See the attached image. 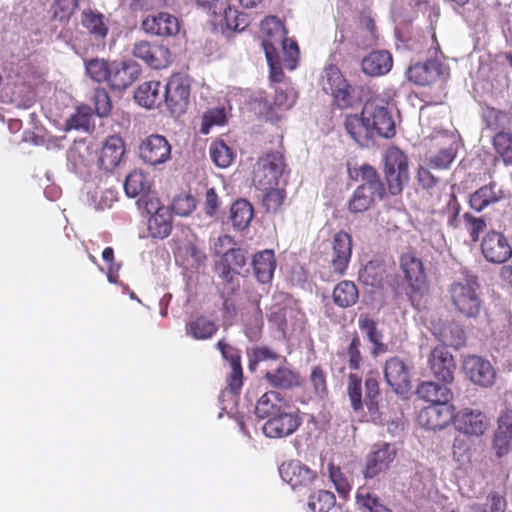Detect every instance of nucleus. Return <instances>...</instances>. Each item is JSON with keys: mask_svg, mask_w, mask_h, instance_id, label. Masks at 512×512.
I'll return each mask as SVG.
<instances>
[{"mask_svg": "<svg viewBox=\"0 0 512 512\" xmlns=\"http://www.w3.org/2000/svg\"><path fill=\"white\" fill-rule=\"evenodd\" d=\"M462 217L471 241L474 243L478 242L480 235L487 227L486 220L483 217H476L470 212H465Z\"/></svg>", "mask_w": 512, "mask_h": 512, "instance_id": "nucleus-55", "label": "nucleus"}, {"mask_svg": "<svg viewBox=\"0 0 512 512\" xmlns=\"http://www.w3.org/2000/svg\"><path fill=\"white\" fill-rule=\"evenodd\" d=\"M512 440V411L504 412L498 420V428L494 435L493 446L498 457H503L509 451Z\"/></svg>", "mask_w": 512, "mask_h": 512, "instance_id": "nucleus-29", "label": "nucleus"}, {"mask_svg": "<svg viewBox=\"0 0 512 512\" xmlns=\"http://www.w3.org/2000/svg\"><path fill=\"white\" fill-rule=\"evenodd\" d=\"M132 54L153 69H164L172 63V53L168 47L145 40L134 44Z\"/></svg>", "mask_w": 512, "mask_h": 512, "instance_id": "nucleus-12", "label": "nucleus"}, {"mask_svg": "<svg viewBox=\"0 0 512 512\" xmlns=\"http://www.w3.org/2000/svg\"><path fill=\"white\" fill-rule=\"evenodd\" d=\"M387 279V270L383 261H369L359 272V281L366 286L381 289Z\"/></svg>", "mask_w": 512, "mask_h": 512, "instance_id": "nucleus-31", "label": "nucleus"}, {"mask_svg": "<svg viewBox=\"0 0 512 512\" xmlns=\"http://www.w3.org/2000/svg\"><path fill=\"white\" fill-rule=\"evenodd\" d=\"M444 76V67L437 60H427L409 67L407 77L409 81L420 85H431Z\"/></svg>", "mask_w": 512, "mask_h": 512, "instance_id": "nucleus-22", "label": "nucleus"}, {"mask_svg": "<svg viewBox=\"0 0 512 512\" xmlns=\"http://www.w3.org/2000/svg\"><path fill=\"white\" fill-rule=\"evenodd\" d=\"M463 367L469 379L479 386L489 387L495 381V369L488 360L480 356H467Z\"/></svg>", "mask_w": 512, "mask_h": 512, "instance_id": "nucleus-19", "label": "nucleus"}, {"mask_svg": "<svg viewBox=\"0 0 512 512\" xmlns=\"http://www.w3.org/2000/svg\"><path fill=\"white\" fill-rule=\"evenodd\" d=\"M347 395L350 401L351 408L354 412L359 413L363 411L362 399V379L355 373H350L347 379Z\"/></svg>", "mask_w": 512, "mask_h": 512, "instance_id": "nucleus-51", "label": "nucleus"}, {"mask_svg": "<svg viewBox=\"0 0 512 512\" xmlns=\"http://www.w3.org/2000/svg\"><path fill=\"white\" fill-rule=\"evenodd\" d=\"M455 429L469 437H481L486 432L489 421L486 415L471 408H463L454 417Z\"/></svg>", "mask_w": 512, "mask_h": 512, "instance_id": "nucleus-15", "label": "nucleus"}, {"mask_svg": "<svg viewBox=\"0 0 512 512\" xmlns=\"http://www.w3.org/2000/svg\"><path fill=\"white\" fill-rule=\"evenodd\" d=\"M360 330L366 335L368 341L373 345L372 355L378 356L387 352V345L383 343V333L378 328L377 322L367 315H360L358 319Z\"/></svg>", "mask_w": 512, "mask_h": 512, "instance_id": "nucleus-30", "label": "nucleus"}, {"mask_svg": "<svg viewBox=\"0 0 512 512\" xmlns=\"http://www.w3.org/2000/svg\"><path fill=\"white\" fill-rule=\"evenodd\" d=\"M149 187L147 176L141 170H133L126 176L124 190L126 195L131 198L148 193Z\"/></svg>", "mask_w": 512, "mask_h": 512, "instance_id": "nucleus-43", "label": "nucleus"}, {"mask_svg": "<svg viewBox=\"0 0 512 512\" xmlns=\"http://www.w3.org/2000/svg\"><path fill=\"white\" fill-rule=\"evenodd\" d=\"M287 164L283 152L269 151L260 156L253 170V184L257 189L277 186L280 177L286 172Z\"/></svg>", "mask_w": 512, "mask_h": 512, "instance_id": "nucleus-4", "label": "nucleus"}, {"mask_svg": "<svg viewBox=\"0 0 512 512\" xmlns=\"http://www.w3.org/2000/svg\"><path fill=\"white\" fill-rule=\"evenodd\" d=\"M291 405L279 392L268 391L257 401L255 414L260 419L269 420Z\"/></svg>", "mask_w": 512, "mask_h": 512, "instance_id": "nucleus-25", "label": "nucleus"}, {"mask_svg": "<svg viewBox=\"0 0 512 512\" xmlns=\"http://www.w3.org/2000/svg\"><path fill=\"white\" fill-rule=\"evenodd\" d=\"M280 47L283 51V61L285 67L289 70H294L297 66L299 60V47L296 41L285 37L281 43Z\"/></svg>", "mask_w": 512, "mask_h": 512, "instance_id": "nucleus-58", "label": "nucleus"}, {"mask_svg": "<svg viewBox=\"0 0 512 512\" xmlns=\"http://www.w3.org/2000/svg\"><path fill=\"white\" fill-rule=\"evenodd\" d=\"M336 504L335 495L327 490L311 494L307 506L311 512H329Z\"/></svg>", "mask_w": 512, "mask_h": 512, "instance_id": "nucleus-49", "label": "nucleus"}, {"mask_svg": "<svg viewBox=\"0 0 512 512\" xmlns=\"http://www.w3.org/2000/svg\"><path fill=\"white\" fill-rule=\"evenodd\" d=\"M230 213L233 226L243 230L248 227L253 218V207L246 200H237L232 204Z\"/></svg>", "mask_w": 512, "mask_h": 512, "instance_id": "nucleus-44", "label": "nucleus"}, {"mask_svg": "<svg viewBox=\"0 0 512 512\" xmlns=\"http://www.w3.org/2000/svg\"><path fill=\"white\" fill-rule=\"evenodd\" d=\"M112 64L103 59H91L85 62V69L88 76L95 82L108 81Z\"/></svg>", "mask_w": 512, "mask_h": 512, "instance_id": "nucleus-53", "label": "nucleus"}, {"mask_svg": "<svg viewBox=\"0 0 512 512\" xmlns=\"http://www.w3.org/2000/svg\"><path fill=\"white\" fill-rule=\"evenodd\" d=\"M261 190L266 191L262 198V205L265 208L266 212H278L286 198L285 190L276 188V186Z\"/></svg>", "mask_w": 512, "mask_h": 512, "instance_id": "nucleus-54", "label": "nucleus"}, {"mask_svg": "<svg viewBox=\"0 0 512 512\" xmlns=\"http://www.w3.org/2000/svg\"><path fill=\"white\" fill-rule=\"evenodd\" d=\"M399 269L407 284L406 295L414 303L429 291V280L423 261L413 252L403 253L399 257Z\"/></svg>", "mask_w": 512, "mask_h": 512, "instance_id": "nucleus-2", "label": "nucleus"}, {"mask_svg": "<svg viewBox=\"0 0 512 512\" xmlns=\"http://www.w3.org/2000/svg\"><path fill=\"white\" fill-rule=\"evenodd\" d=\"M362 116L372 137L389 139L395 135V121L385 100L375 97L366 101L362 108Z\"/></svg>", "mask_w": 512, "mask_h": 512, "instance_id": "nucleus-3", "label": "nucleus"}, {"mask_svg": "<svg viewBox=\"0 0 512 512\" xmlns=\"http://www.w3.org/2000/svg\"><path fill=\"white\" fill-rule=\"evenodd\" d=\"M79 6V0H55L52 5L53 18L68 21Z\"/></svg>", "mask_w": 512, "mask_h": 512, "instance_id": "nucleus-59", "label": "nucleus"}, {"mask_svg": "<svg viewBox=\"0 0 512 512\" xmlns=\"http://www.w3.org/2000/svg\"><path fill=\"white\" fill-rule=\"evenodd\" d=\"M344 127L349 136L359 145L365 146L373 138L362 114H349L344 121Z\"/></svg>", "mask_w": 512, "mask_h": 512, "instance_id": "nucleus-35", "label": "nucleus"}, {"mask_svg": "<svg viewBox=\"0 0 512 512\" xmlns=\"http://www.w3.org/2000/svg\"><path fill=\"white\" fill-rule=\"evenodd\" d=\"M81 24L95 39H104L108 34V27L104 22V16L92 9L82 11Z\"/></svg>", "mask_w": 512, "mask_h": 512, "instance_id": "nucleus-39", "label": "nucleus"}, {"mask_svg": "<svg viewBox=\"0 0 512 512\" xmlns=\"http://www.w3.org/2000/svg\"><path fill=\"white\" fill-rule=\"evenodd\" d=\"M310 382L315 394L320 398H324L328 395L326 373L321 366L317 365L312 368Z\"/></svg>", "mask_w": 512, "mask_h": 512, "instance_id": "nucleus-61", "label": "nucleus"}, {"mask_svg": "<svg viewBox=\"0 0 512 512\" xmlns=\"http://www.w3.org/2000/svg\"><path fill=\"white\" fill-rule=\"evenodd\" d=\"M447 297L454 313L463 319L476 321L485 314L479 277L470 271H463L461 278L447 286Z\"/></svg>", "mask_w": 512, "mask_h": 512, "instance_id": "nucleus-1", "label": "nucleus"}, {"mask_svg": "<svg viewBox=\"0 0 512 512\" xmlns=\"http://www.w3.org/2000/svg\"><path fill=\"white\" fill-rule=\"evenodd\" d=\"M455 407L449 403H434L422 408L418 414L419 424L429 430H441L454 423Z\"/></svg>", "mask_w": 512, "mask_h": 512, "instance_id": "nucleus-13", "label": "nucleus"}, {"mask_svg": "<svg viewBox=\"0 0 512 512\" xmlns=\"http://www.w3.org/2000/svg\"><path fill=\"white\" fill-rule=\"evenodd\" d=\"M396 455L395 449L388 443L381 444L376 450L370 453L367 459L364 475L366 478H373L386 470Z\"/></svg>", "mask_w": 512, "mask_h": 512, "instance_id": "nucleus-24", "label": "nucleus"}, {"mask_svg": "<svg viewBox=\"0 0 512 512\" xmlns=\"http://www.w3.org/2000/svg\"><path fill=\"white\" fill-rule=\"evenodd\" d=\"M377 192L369 190L368 186H358L348 203V209L352 213H362L370 208Z\"/></svg>", "mask_w": 512, "mask_h": 512, "instance_id": "nucleus-42", "label": "nucleus"}, {"mask_svg": "<svg viewBox=\"0 0 512 512\" xmlns=\"http://www.w3.org/2000/svg\"><path fill=\"white\" fill-rule=\"evenodd\" d=\"M480 248L485 260L493 264H503L512 257L508 238L496 230H490L483 236Z\"/></svg>", "mask_w": 512, "mask_h": 512, "instance_id": "nucleus-10", "label": "nucleus"}, {"mask_svg": "<svg viewBox=\"0 0 512 512\" xmlns=\"http://www.w3.org/2000/svg\"><path fill=\"white\" fill-rule=\"evenodd\" d=\"M428 363L432 374L439 382L450 384L454 381L456 363L446 346L435 347L429 355Z\"/></svg>", "mask_w": 512, "mask_h": 512, "instance_id": "nucleus-16", "label": "nucleus"}, {"mask_svg": "<svg viewBox=\"0 0 512 512\" xmlns=\"http://www.w3.org/2000/svg\"><path fill=\"white\" fill-rule=\"evenodd\" d=\"M492 145L496 154L506 166L512 165V134L498 131L492 138Z\"/></svg>", "mask_w": 512, "mask_h": 512, "instance_id": "nucleus-46", "label": "nucleus"}, {"mask_svg": "<svg viewBox=\"0 0 512 512\" xmlns=\"http://www.w3.org/2000/svg\"><path fill=\"white\" fill-rule=\"evenodd\" d=\"M384 177L391 195H398L409 181L408 158L398 147H389L384 155Z\"/></svg>", "mask_w": 512, "mask_h": 512, "instance_id": "nucleus-5", "label": "nucleus"}, {"mask_svg": "<svg viewBox=\"0 0 512 512\" xmlns=\"http://www.w3.org/2000/svg\"><path fill=\"white\" fill-rule=\"evenodd\" d=\"M260 38L267 61H275L281 41L286 37V29L276 16H267L260 24Z\"/></svg>", "mask_w": 512, "mask_h": 512, "instance_id": "nucleus-11", "label": "nucleus"}, {"mask_svg": "<svg viewBox=\"0 0 512 512\" xmlns=\"http://www.w3.org/2000/svg\"><path fill=\"white\" fill-rule=\"evenodd\" d=\"M302 418L299 410L292 405L282 410L269 420H266L262 430L269 438H284L293 434L301 425Z\"/></svg>", "mask_w": 512, "mask_h": 512, "instance_id": "nucleus-9", "label": "nucleus"}, {"mask_svg": "<svg viewBox=\"0 0 512 512\" xmlns=\"http://www.w3.org/2000/svg\"><path fill=\"white\" fill-rule=\"evenodd\" d=\"M163 98V87L161 82L156 80L141 83L134 92L135 101L148 109L159 107Z\"/></svg>", "mask_w": 512, "mask_h": 512, "instance_id": "nucleus-27", "label": "nucleus"}, {"mask_svg": "<svg viewBox=\"0 0 512 512\" xmlns=\"http://www.w3.org/2000/svg\"><path fill=\"white\" fill-rule=\"evenodd\" d=\"M171 209H160L158 215L150 216L147 223L148 234L152 238H167L172 231Z\"/></svg>", "mask_w": 512, "mask_h": 512, "instance_id": "nucleus-33", "label": "nucleus"}, {"mask_svg": "<svg viewBox=\"0 0 512 512\" xmlns=\"http://www.w3.org/2000/svg\"><path fill=\"white\" fill-rule=\"evenodd\" d=\"M386 383L397 394L407 393L411 388L410 369L399 357H390L384 364Z\"/></svg>", "mask_w": 512, "mask_h": 512, "instance_id": "nucleus-17", "label": "nucleus"}, {"mask_svg": "<svg viewBox=\"0 0 512 512\" xmlns=\"http://www.w3.org/2000/svg\"><path fill=\"white\" fill-rule=\"evenodd\" d=\"M461 211V204L454 192L448 195V200L442 212L447 215V224L450 227L456 228L459 224V214Z\"/></svg>", "mask_w": 512, "mask_h": 512, "instance_id": "nucleus-63", "label": "nucleus"}, {"mask_svg": "<svg viewBox=\"0 0 512 512\" xmlns=\"http://www.w3.org/2000/svg\"><path fill=\"white\" fill-rule=\"evenodd\" d=\"M438 338L441 342L457 348L464 346L466 343V333L463 327L455 321L445 324Z\"/></svg>", "mask_w": 512, "mask_h": 512, "instance_id": "nucleus-48", "label": "nucleus"}, {"mask_svg": "<svg viewBox=\"0 0 512 512\" xmlns=\"http://www.w3.org/2000/svg\"><path fill=\"white\" fill-rule=\"evenodd\" d=\"M226 123V112L224 108H212L208 109L202 116V124L200 132L202 134H208L211 127L221 126Z\"/></svg>", "mask_w": 512, "mask_h": 512, "instance_id": "nucleus-56", "label": "nucleus"}, {"mask_svg": "<svg viewBox=\"0 0 512 512\" xmlns=\"http://www.w3.org/2000/svg\"><path fill=\"white\" fill-rule=\"evenodd\" d=\"M417 394L420 398L434 403H449L453 399V392L446 385L433 381H425L418 385Z\"/></svg>", "mask_w": 512, "mask_h": 512, "instance_id": "nucleus-32", "label": "nucleus"}, {"mask_svg": "<svg viewBox=\"0 0 512 512\" xmlns=\"http://www.w3.org/2000/svg\"><path fill=\"white\" fill-rule=\"evenodd\" d=\"M136 78L137 71L132 70L130 66L113 63L107 82L111 89L122 91L129 87Z\"/></svg>", "mask_w": 512, "mask_h": 512, "instance_id": "nucleus-38", "label": "nucleus"}, {"mask_svg": "<svg viewBox=\"0 0 512 512\" xmlns=\"http://www.w3.org/2000/svg\"><path fill=\"white\" fill-rule=\"evenodd\" d=\"M356 503L368 512H392L384 505L379 497L370 492L367 487H359L356 493Z\"/></svg>", "mask_w": 512, "mask_h": 512, "instance_id": "nucleus-47", "label": "nucleus"}, {"mask_svg": "<svg viewBox=\"0 0 512 512\" xmlns=\"http://www.w3.org/2000/svg\"><path fill=\"white\" fill-rule=\"evenodd\" d=\"M142 29L147 33L160 37L176 36L180 31V23L177 17L167 12L148 15L142 21Z\"/></svg>", "mask_w": 512, "mask_h": 512, "instance_id": "nucleus-20", "label": "nucleus"}, {"mask_svg": "<svg viewBox=\"0 0 512 512\" xmlns=\"http://www.w3.org/2000/svg\"><path fill=\"white\" fill-rule=\"evenodd\" d=\"M212 162L219 168L229 167L236 157L235 151L223 140H215L209 149Z\"/></svg>", "mask_w": 512, "mask_h": 512, "instance_id": "nucleus-45", "label": "nucleus"}, {"mask_svg": "<svg viewBox=\"0 0 512 512\" xmlns=\"http://www.w3.org/2000/svg\"><path fill=\"white\" fill-rule=\"evenodd\" d=\"M328 471L329 478L333 482L337 492L343 496L348 494L351 490V486L345 475L342 473L340 467L334 465L333 462H330L328 465Z\"/></svg>", "mask_w": 512, "mask_h": 512, "instance_id": "nucleus-62", "label": "nucleus"}, {"mask_svg": "<svg viewBox=\"0 0 512 512\" xmlns=\"http://www.w3.org/2000/svg\"><path fill=\"white\" fill-rule=\"evenodd\" d=\"M264 378L271 386L281 389H290L302 384L300 375L287 367H279L274 371H268Z\"/></svg>", "mask_w": 512, "mask_h": 512, "instance_id": "nucleus-34", "label": "nucleus"}, {"mask_svg": "<svg viewBox=\"0 0 512 512\" xmlns=\"http://www.w3.org/2000/svg\"><path fill=\"white\" fill-rule=\"evenodd\" d=\"M352 256V237L344 231L337 232L332 241L330 265L334 273L344 275Z\"/></svg>", "mask_w": 512, "mask_h": 512, "instance_id": "nucleus-18", "label": "nucleus"}, {"mask_svg": "<svg viewBox=\"0 0 512 512\" xmlns=\"http://www.w3.org/2000/svg\"><path fill=\"white\" fill-rule=\"evenodd\" d=\"M365 404L372 420H380L381 413L379 409L380 388L379 382L375 377L368 376L365 379Z\"/></svg>", "mask_w": 512, "mask_h": 512, "instance_id": "nucleus-40", "label": "nucleus"}, {"mask_svg": "<svg viewBox=\"0 0 512 512\" xmlns=\"http://www.w3.org/2000/svg\"><path fill=\"white\" fill-rule=\"evenodd\" d=\"M320 84L324 92L331 94L337 107L346 109L353 106V88L336 65L324 68Z\"/></svg>", "mask_w": 512, "mask_h": 512, "instance_id": "nucleus-6", "label": "nucleus"}, {"mask_svg": "<svg viewBox=\"0 0 512 512\" xmlns=\"http://www.w3.org/2000/svg\"><path fill=\"white\" fill-rule=\"evenodd\" d=\"M246 264L245 252L240 248L228 249L221 258L215 263V269L223 270V273L231 271H239Z\"/></svg>", "mask_w": 512, "mask_h": 512, "instance_id": "nucleus-41", "label": "nucleus"}, {"mask_svg": "<svg viewBox=\"0 0 512 512\" xmlns=\"http://www.w3.org/2000/svg\"><path fill=\"white\" fill-rule=\"evenodd\" d=\"M332 299L334 304L338 307H352L359 299L358 288L353 281L342 280L334 287Z\"/></svg>", "mask_w": 512, "mask_h": 512, "instance_id": "nucleus-36", "label": "nucleus"}, {"mask_svg": "<svg viewBox=\"0 0 512 512\" xmlns=\"http://www.w3.org/2000/svg\"><path fill=\"white\" fill-rule=\"evenodd\" d=\"M223 19L226 27L233 31L242 32L249 26V17L246 13L238 11L236 8H232L229 2L222 10Z\"/></svg>", "mask_w": 512, "mask_h": 512, "instance_id": "nucleus-50", "label": "nucleus"}, {"mask_svg": "<svg viewBox=\"0 0 512 512\" xmlns=\"http://www.w3.org/2000/svg\"><path fill=\"white\" fill-rule=\"evenodd\" d=\"M279 474L284 482L293 489L308 488L318 478L317 472L299 460L284 462L279 467Z\"/></svg>", "mask_w": 512, "mask_h": 512, "instance_id": "nucleus-14", "label": "nucleus"}, {"mask_svg": "<svg viewBox=\"0 0 512 512\" xmlns=\"http://www.w3.org/2000/svg\"><path fill=\"white\" fill-rule=\"evenodd\" d=\"M393 67V57L387 50L371 51L361 60V71L370 77L388 74Z\"/></svg>", "mask_w": 512, "mask_h": 512, "instance_id": "nucleus-23", "label": "nucleus"}, {"mask_svg": "<svg viewBox=\"0 0 512 512\" xmlns=\"http://www.w3.org/2000/svg\"><path fill=\"white\" fill-rule=\"evenodd\" d=\"M215 272L221 279L222 293L227 295H233L240 288L239 283V271H231L229 273H223L221 269H215Z\"/></svg>", "mask_w": 512, "mask_h": 512, "instance_id": "nucleus-60", "label": "nucleus"}, {"mask_svg": "<svg viewBox=\"0 0 512 512\" xmlns=\"http://www.w3.org/2000/svg\"><path fill=\"white\" fill-rule=\"evenodd\" d=\"M252 268L258 282L262 284L270 283L276 269L274 251L265 249L256 253L253 257Z\"/></svg>", "mask_w": 512, "mask_h": 512, "instance_id": "nucleus-28", "label": "nucleus"}, {"mask_svg": "<svg viewBox=\"0 0 512 512\" xmlns=\"http://www.w3.org/2000/svg\"><path fill=\"white\" fill-rule=\"evenodd\" d=\"M456 157V151L452 148H444L429 158V166L435 169H448Z\"/></svg>", "mask_w": 512, "mask_h": 512, "instance_id": "nucleus-64", "label": "nucleus"}, {"mask_svg": "<svg viewBox=\"0 0 512 512\" xmlns=\"http://www.w3.org/2000/svg\"><path fill=\"white\" fill-rule=\"evenodd\" d=\"M362 342L357 332H354L351 338V341L346 349V354L348 357V367L351 370H359L362 362L363 356L361 353Z\"/></svg>", "mask_w": 512, "mask_h": 512, "instance_id": "nucleus-57", "label": "nucleus"}, {"mask_svg": "<svg viewBox=\"0 0 512 512\" xmlns=\"http://www.w3.org/2000/svg\"><path fill=\"white\" fill-rule=\"evenodd\" d=\"M172 147L165 136L150 134L141 140L138 147L140 159L147 165L158 166L171 158Z\"/></svg>", "mask_w": 512, "mask_h": 512, "instance_id": "nucleus-8", "label": "nucleus"}, {"mask_svg": "<svg viewBox=\"0 0 512 512\" xmlns=\"http://www.w3.org/2000/svg\"><path fill=\"white\" fill-rule=\"evenodd\" d=\"M125 153V145L119 136H110L104 142L98 159L102 169L110 171L118 166Z\"/></svg>", "mask_w": 512, "mask_h": 512, "instance_id": "nucleus-26", "label": "nucleus"}, {"mask_svg": "<svg viewBox=\"0 0 512 512\" xmlns=\"http://www.w3.org/2000/svg\"><path fill=\"white\" fill-rule=\"evenodd\" d=\"M217 331V323L204 315L197 316L186 324L187 334L196 340L210 339Z\"/></svg>", "mask_w": 512, "mask_h": 512, "instance_id": "nucleus-37", "label": "nucleus"}, {"mask_svg": "<svg viewBox=\"0 0 512 512\" xmlns=\"http://www.w3.org/2000/svg\"><path fill=\"white\" fill-rule=\"evenodd\" d=\"M191 85L189 78L181 73L172 74L163 90L164 102L174 115L186 112L189 105Z\"/></svg>", "mask_w": 512, "mask_h": 512, "instance_id": "nucleus-7", "label": "nucleus"}, {"mask_svg": "<svg viewBox=\"0 0 512 512\" xmlns=\"http://www.w3.org/2000/svg\"><path fill=\"white\" fill-rule=\"evenodd\" d=\"M505 198L504 191L495 181H490L469 195L468 205L477 213L495 205Z\"/></svg>", "mask_w": 512, "mask_h": 512, "instance_id": "nucleus-21", "label": "nucleus"}, {"mask_svg": "<svg viewBox=\"0 0 512 512\" xmlns=\"http://www.w3.org/2000/svg\"><path fill=\"white\" fill-rule=\"evenodd\" d=\"M359 172L362 181H364L360 186H368L369 190L377 192L378 197L382 199L385 195V189L376 169L371 165L364 164L360 167Z\"/></svg>", "mask_w": 512, "mask_h": 512, "instance_id": "nucleus-52", "label": "nucleus"}]
</instances>
